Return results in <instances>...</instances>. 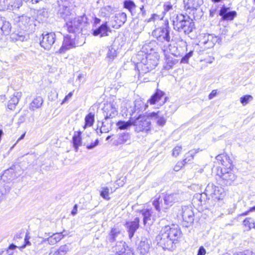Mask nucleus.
Instances as JSON below:
<instances>
[{"label":"nucleus","mask_w":255,"mask_h":255,"mask_svg":"<svg viewBox=\"0 0 255 255\" xmlns=\"http://www.w3.org/2000/svg\"><path fill=\"white\" fill-rule=\"evenodd\" d=\"M184 195L181 191L167 193L162 197L155 196L152 201V205L158 212H166L174 203L181 201L184 199Z\"/></svg>","instance_id":"obj_1"},{"label":"nucleus","mask_w":255,"mask_h":255,"mask_svg":"<svg viewBox=\"0 0 255 255\" xmlns=\"http://www.w3.org/2000/svg\"><path fill=\"white\" fill-rule=\"evenodd\" d=\"M159 58V55L157 52L150 53L136 64L135 68L138 71L140 75L149 72L157 66Z\"/></svg>","instance_id":"obj_2"},{"label":"nucleus","mask_w":255,"mask_h":255,"mask_svg":"<svg viewBox=\"0 0 255 255\" xmlns=\"http://www.w3.org/2000/svg\"><path fill=\"white\" fill-rule=\"evenodd\" d=\"M133 126L135 131H147L150 128V121L149 114L148 116L139 115L137 118L133 117Z\"/></svg>","instance_id":"obj_3"},{"label":"nucleus","mask_w":255,"mask_h":255,"mask_svg":"<svg viewBox=\"0 0 255 255\" xmlns=\"http://www.w3.org/2000/svg\"><path fill=\"white\" fill-rule=\"evenodd\" d=\"M86 17L85 15L75 17L72 16L68 21L66 22L65 27L70 33H75L78 31L81 28L82 23L85 22Z\"/></svg>","instance_id":"obj_4"},{"label":"nucleus","mask_w":255,"mask_h":255,"mask_svg":"<svg viewBox=\"0 0 255 255\" xmlns=\"http://www.w3.org/2000/svg\"><path fill=\"white\" fill-rule=\"evenodd\" d=\"M206 194L214 200H222L225 197L224 189L212 183H209L206 187Z\"/></svg>","instance_id":"obj_5"},{"label":"nucleus","mask_w":255,"mask_h":255,"mask_svg":"<svg viewBox=\"0 0 255 255\" xmlns=\"http://www.w3.org/2000/svg\"><path fill=\"white\" fill-rule=\"evenodd\" d=\"M168 236V235L161 229L156 238L157 244L163 249L169 250L172 247L173 241Z\"/></svg>","instance_id":"obj_6"},{"label":"nucleus","mask_w":255,"mask_h":255,"mask_svg":"<svg viewBox=\"0 0 255 255\" xmlns=\"http://www.w3.org/2000/svg\"><path fill=\"white\" fill-rule=\"evenodd\" d=\"M223 183L227 186L231 185L235 180L236 176L233 172L232 168H223L221 169V174H219Z\"/></svg>","instance_id":"obj_7"},{"label":"nucleus","mask_w":255,"mask_h":255,"mask_svg":"<svg viewBox=\"0 0 255 255\" xmlns=\"http://www.w3.org/2000/svg\"><path fill=\"white\" fill-rule=\"evenodd\" d=\"M56 36L54 33H45L42 34L40 41V46L46 50H49L55 42Z\"/></svg>","instance_id":"obj_8"},{"label":"nucleus","mask_w":255,"mask_h":255,"mask_svg":"<svg viewBox=\"0 0 255 255\" xmlns=\"http://www.w3.org/2000/svg\"><path fill=\"white\" fill-rule=\"evenodd\" d=\"M152 34L158 41L162 42L169 43L170 41L169 30L167 28H158L153 30Z\"/></svg>","instance_id":"obj_9"},{"label":"nucleus","mask_w":255,"mask_h":255,"mask_svg":"<svg viewBox=\"0 0 255 255\" xmlns=\"http://www.w3.org/2000/svg\"><path fill=\"white\" fill-rule=\"evenodd\" d=\"M103 110L106 120L114 118L118 114V107L114 103L105 104Z\"/></svg>","instance_id":"obj_10"},{"label":"nucleus","mask_w":255,"mask_h":255,"mask_svg":"<svg viewBox=\"0 0 255 255\" xmlns=\"http://www.w3.org/2000/svg\"><path fill=\"white\" fill-rule=\"evenodd\" d=\"M218 38L212 34H205L199 41V44L204 46V48H210L214 47L218 41Z\"/></svg>","instance_id":"obj_11"},{"label":"nucleus","mask_w":255,"mask_h":255,"mask_svg":"<svg viewBox=\"0 0 255 255\" xmlns=\"http://www.w3.org/2000/svg\"><path fill=\"white\" fill-rule=\"evenodd\" d=\"M168 235L169 238L172 240L173 243L181 235V231L177 225H172L171 226H165L161 229Z\"/></svg>","instance_id":"obj_12"},{"label":"nucleus","mask_w":255,"mask_h":255,"mask_svg":"<svg viewBox=\"0 0 255 255\" xmlns=\"http://www.w3.org/2000/svg\"><path fill=\"white\" fill-rule=\"evenodd\" d=\"M181 215L186 227H188L193 223L194 215L191 208L187 206L182 207Z\"/></svg>","instance_id":"obj_13"},{"label":"nucleus","mask_w":255,"mask_h":255,"mask_svg":"<svg viewBox=\"0 0 255 255\" xmlns=\"http://www.w3.org/2000/svg\"><path fill=\"white\" fill-rule=\"evenodd\" d=\"M116 255H133L131 250L126 246V243L123 241L118 242L115 247Z\"/></svg>","instance_id":"obj_14"},{"label":"nucleus","mask_w":255,"mask_h":255,"mask_svg":"<svg viewBox=\"0 0 255 255\" xmlns=\"http://www.w3.org/2000/svg\"><path fill=\"white\" fill-rule=\"evenodd\" d=\"M230 9L225 5L223 6L220 10L219 15L222 16L223 20H232L237 15V12L235 11H228Z\"/></svg>","instance_id":"obj_15"},{"label":"nucleus","mask_w":255,"mask_h":255,"mask_svg":"<svg viewBox=\"0 0 255 255\" xmlns=\"http://www.w3.org/2000/svg\"><path fill=\"white\" fill-rule=\"evenodd\" d=\"M139 218L136 217L134 221L131 222H128L126 224V227L128 229L129 233V237L131 239L135 232L139 228Z\"/></svg>","instance_id":"obj_16"},{"label":"nucleus","mask_w":255,"mask_h":255,"mask_svg":"<svg viewBox=\"0 0 255 255\" xmlns=\"http://www.w3.org/2000/svg\"><path fill=\"white\" fill-rule=\"evenodd\" d=\"M139 216L143 218V222L144 225H150L152 223L153 217L152 215L151 210L148 209H143L139 211Z\"/></svg>","instance_id":"obj_17"},{"label":"nucleus","mask_w":255,"mask_h":255,"mask_svg":"<svg viewBox=\"0 0 255 255\" xmlns=\"http://www.w3.org/2000/svg\"><path fill=\"white\" fill-rule=\"evenodd\" d=\"M150 120L155 121L157 125L160 127H163L166 122V118L161 114L160 112L157 113L152 112L149 114Z\"/></svg>","instance_id":"obj_18"},{"label":"nucleus","mask_w":255,"mask_h":255,"mask_svg":"<svg viewBox=\"0 0 255 255\" xmlns=\"http://www.w3.org/2000/svg\"><path fill=\"white\" fill-rule=\"evenodd\" d=\"M0 3L4 8L9 10L18 8L20 5V0H0Z\"/></svg>","instance_id":"obj_19"},{"label":"nucleus","mask_w":255,"mask_h":255,"mask_svg":"<svg viewBox=\"0 0 255 255\" xmlns=\"http://www.w3.org/2000/svg\"><path fill=\"white\" fill-rule=\"evenodd\" d=\"M216 158L219 164L224 166V168H228L233 167L232 161L227 154H219Z\"/></svg>","instance_id":"obj_20"},{"label":"nucleus","mask_w":255,"mask_h":255,"mask_svg":"<svg viewBox=\"0 0 255 255\" xmlns=\"http://www.w3.org/2000/svg\"><path fill=\"white\" fill-rule=\"evenodd\" d=\"M111 32V29L108 26L107 22H106L102 24L99 28L93 31V35L94 36L100 35L101 37L106 36L109 35V32Z\"/></svg>","instance_id":"obj_21"},{"label":"nucleus","mask_w":255,"mask_h":255,"mask_svg":"<svg viewBox=\"0 0 255 255\" xmlns=\"http://www.w3.org/2000/svg\"><path fill=\"white\" fill-rule=\"evenodd\" d=\"M11 29V26L9 21L3 17H0V34L8 35Z\"/></svg>","instance_id":"obj_22"},{"label":"nucleus","mask_w":255,"mask_h":255,"mask_svg":"<svg viewBox=\"0 0 255 255\" xmlns=\"http://www.w3.org/2000/svg\"><path fill=\"white\" fill-rule=\"evenodd\" d=\"M74 46L73 40L69 37H65L64 38L62 45L61 46L58 51H56V53L59 54L64 53L66 50L72 48Z\"/></svg>","instance_id":"obj_23"},{"label":"nucleus","mask_w":255,"mask_h":255,"mask_svg":"<svg viewBox=\"0 0 255 255\" xmlns=\"http://www.w3.org/2000/svg\"><path fill=\"white\" fill-rule=\"evenodd\" d=\"M185 8L186 9H196L203 4V0H184Z\"/></svg>","instance_id":"obj_24"},{"label":"nucleus","mask_w":255,"mask_h":255,"mask_svg":"<svg viewBox=\"0 0 255 255\" xmlns=\"http://www.w3.org/2000/svg\"><path fill=\"white\" fill-rule=\"evenodd\" d=\"M22 93L21 92H15L9 101L7 107L10 110H13L15 109V106L18 104L20 99L22 97Z\"/></svg>","instance_id":"obj_25"},{"label":"nucleus","mask_w":255,"mask_h":255,"mask_svg":"<svg viewBox=\"0 0 255 255\" xmlns=\"http://www.w3.org/2000/svg\"><path fill=\"white\" fill-rule=\"evenodd\" d=\"M186 17L187 16L182 14H177L171 16L170 19L172 22L174 29L176 30L179 28V25Z\"/></svg>","instance_id":"obj_26"},{"label":"nucleus","mask_w":255,"mask_h":255,"mask_svg":"<svg viewBox=\"0 0 255 255\" xmlns=\"http://www.w3.org/2000/svg\"><path fill=\"white\" fill-rule=\"evenodd\" d=\"M127 20V15L124 12H121L116 14L115 17V21L116 24H113L112 27L118 28L121 26Z\"/></svg>","instance_id":"obj_27"},{"label":"nucleus","mask_w":255,"mask_h":255,"mask_svg":"<svg viewBox=\"0 0 255 255\" xmlns=\"http://www.w3.org/2000/svg\"><path fill=\"white\" fill-rule=\"evenodd\" d=\"M58 14L60 17L65 19L67 22L68 19H70L72 16H74L70 11V9L67 6H62L60 7L58 10Z\"/></svg>","instance_id":"obj_28"},{"label":"nucleus","mask_w":255,"mask_h":255,"mask_svg":"<svg viewBox=\"0 0 255 255\" xmlns=\"http://www.w3.org/2000/svg\"><path fill=\"white\" fill-rule=\"evenodd\" d=\"M150 249V243L146 240L144 239L140 241L138 247V251L140 254L142 255H145L147 254Z\"/></svg>","instance_id":"obj_29"},{"label":"nucleus","mask_w":255,"mask_h":255,"mask_svg":"<svg viewBox=\"0 0 255 255\" xmlns=\"http://www.w3.org/2000/svg\"><path fill=\"white\" fill-rule=\"evenodd\" d=\"M63 238L62 233H55L50 235L49 234L47 237V244L50 245H54L59 242Z\"/></svg>","instance_id":"obj_30"},{"label":"nucleus","mask_w":255,"mask_h":255,"mask_svg":"<svg viewBox=\"0 0 255 255\" xmlns=\"http://www.w3.org/2000/svg\"><path fill=\"white\" fill-rule=\"evenodd\" d=\"M164 95V93L163 92L157 90L155 93L147 101V103H149L150 105H154L159 102Z\"/></svg>","instance_id":"obj_31"},{"label":"nucleus","mask_w":255,"mask_h":255,"mask_svg":"<svg viewBox=\"0 0 255 255\" xmlns=\"http://www.w3.org/2000/svg\"><path fill=\"white\" fill-rule=\"evenodd\" d=\"M156 47V43L155 41H151L148 43L145 44L142 48V52H144L145 55L149 54L150 53L156 52L155 48Z\"/></svg>","instance_id":"obj_32"},{"label":"nucleus","mask_w":255,"mask_h":255,"mask_svg":"<svg viewBox=\"0 0 255 255\" xmlns=\"http://www.w3.org/2000/svg\"><path fill=\"white\" fill-rule=\"evenodd\" d=\"M43 102V100L40 96L35 98L30 104L29 109L34 111L35 109L40 108Z\"/></svg>","instance_id":"obj_33"},{"label":"nucleus","mask_w":255,"mask_h":255,"mask_svg":"<svg viewBox=\"0 0 255 255\" xmlns=\"http://www.w3.org/2000/svg\"><path fill=\"white\" fill-rule=\"evenodd\" d=\"M165 63L164 65V69L169 70L177 63V61L173 57L165 55Z\"/></svg>","instance_id":"obj_34"},{"label":"nucleus","mask_w":255,"mask_h":255,"mask_svg":"<svg viewBox=\"0 0 255 255\" xmlns=\"http://www.w3.org/2000/svg\"><path fill=\"white\" fill-rule=\"evenodd\" d=\"M184 23L185 24V25L183 28L182 31L186 34H189L192 32L194 28V24L188 16H187V20H185Z\"/></svg>","instance_id":"obj_35"},{"label":"nucleus","mask_w":255,"mask_h":255,"mask_svg":"<svg viewBox=\"0 0 255 255\" xmlns=\"http://www.w3.org/2000/svg\"><path fill=\"white\" fill-rule=\"evenodd\" d=\"M243 224L247 231L251 230L255 226V220L251 217L246 218L244 220Z\"/></svg>","instance_id":"obj_36"},{"label":"nucleus","mask_w":255,"mask_h":255,"mask_svg":"<svg viewBox=\"0 0 255 255\" xmlns=\"http://www.w3.org/2000/svg\"><path fill=\"white\" fill-rule=\"evenodd\" d=\"M95 121V114L92 113L88 114L85 118V124L84 126V128H86V127H92Z\"/></svg>","instance_id":"obj_37"},{"label":"nucleus","mask_w":255,"mask_h":255,"mask_svg":"<svg viewBox=\"0 0 255 255\" xmlns=\"http://www.w3.org/2000/svg\"><path fill=\"white\" fill-rule=\"evenodd\" d=\"M208 195L206 194V189L205 190V192L201 194H196L193 198L194 202H195L196 201H199L198 204L202 205L203 203L206 201V200L207 199Z\"/></svg>","instance_id":"obj_38"},{"label":"nucleus","mask_w":255,"mask_h":255,"mask_svg":"<svg viewBox=\"0 0 255 255\" xmlns=\"http://www.w3.org/2000/svg\"><path fill=\"white\" fill-rule=\"evenodd\" d=\"M117 56V52L115 48L113 46H110L108 48V51L107 54L106 59L108 61H113Z\"/></svg>","instance_id":"obj_39"},{"label":"nucleus","mask_w":255,"mask_h":255,"mask_svg":"<svg viewBox=\"0 0 255 255\" xmlns=\"http://www.w3.org/2000/svg\"><path fill=\"white\" fill-rule=\"evenodd\" d=\"M133 118H131L128 122L119 121L117 125L120 129H126L130 126L133 125Z\"/></svg>","instance_id":"obj_40"},{"label":"nucleus","mask_w":255,"mask_h":255,"mask_svg":"<svg viewBox=\"0 0 255 255\" xmlns=\"http://www.w3.org/2000/svg\"><path fill=\"white\" fill-rule=\"evenodd\" d=\"M115 190H113L112 188H109L108 187H103L102 188V190L101 191V196L107 200L110 199V197L109 196V194L110 192L111 193H113Z\"/></svg>","instance_id":"obj_41"},{"label":"nucleus","mask_w":255,"mask_h":255,"mask_svg":"<svg viewBox=\"0 0 255 255\" xmlns=\"http://www.w3.org/2000/svg\"><path fill=\"white\" fill-rule=\"evenodd\" d=\"M81 132L79 131L77 135L75 134L73 137V143L76 151H77L78 147L81 144Z\"/></svg>","instance_id":"obj_42"},{"label":"nucleus","mask_w":255,"mask_h":255,"mask_svg":"<svg viewBox=\"0 0 255 255\" xmlns=\"http://www.w3.org/2000/svg\"><path fill=\"white\" fill-rule=\"evenodd\" d=\"M199 149H192L186 154V158L183 160L184 163H187L188 161L193 159L196 153L199 152Z\"/></svg>","instance_id":"obj_43"},{"label":"nucleus","mask_w":255,"mask_h":255,"mask_svg":"<svg viewBox=\"0 0 255 255\" xmlns=\"http://www.w3.org/2000/svg\"><path fill=\"white\" fill-rule=\"evenodd\" d=\"M120 234V231L119 229L117 228H113L110 232V241L111 242H114L116 240V238Z\"/></svg>","instance_id":"obj_44"},{"label":"nucleus","mask_w":255,"mask_h":255,"mask_svg":"<svg viewBox=\"0 0 255 255\" xmlns=\"http://www.w3.org/2000/svg\"><path fill=\"white\" fill-rule=\"evenodd\" d=\"M124 6L125 8L128 9L130 12L134 10L136 7V5L133 1L129 0H125L124 1Z\"/></svg>","instance_id":"obj_45"},{"label":"nucleus","mask_w":255,"mask_h":255,"mask_svg":"<svg viewBox=\"0 0 255 255\" xmlns=\"http://www.w3.org/2000/svg\"><path fill=\"white\" fill-rule=\"evenodd\" d=\"M253 99V97L252 96L247 95L241 97L240 102L243 106H244L247 105L250 102L252 101Z\"/></svg>","instance_id":"obj_46"},{"label":"nucleus","mask_w":255,"mask_h":255,"mask_svg":"<svg viewBox=\"0 0 255 255\" xmlns=\"http://www.w3.org/2000/svg\"><path fill=\"white\" fill-rule=\"evenodd\" d=\"M130 139V135L128 133H124L120 137V141L122 143L128 142Z\"/></svg>","instance_id":"obj_47"},{"label":"nucleus","mask_w":255,"mask_h":255,"mask_svg":"<svg viewBox=\"0 0 255 255\" xmlns=\"http://www.w3.org/2000/svg\"><path fill=\"white\" fill-rule=\"evenodd\" d=\"M164 13L172 11L174 10L173 6L169 2H167L164 4Z\"/></svg>","instance_id":"obj_48"},{"label":"nucleus","mask_w":255,"mask_h":255,"mask_svg":"<svg viewBox=\"0 0 255 255\" xmlns=\"http://www.w3.org/2000/svg\"><path fill=\"white\" fill-rule=\"evenodd\" d=\"M30 21V17L22 15L20 17L19 19V23H22L24 26H26L28 25L29 22Z\"/></svg>","instance_id":"obj_49"},{"label":"nucleus","mask_w":255,"mask_h":255,"mask_svg":"<svg viewBox=\"0 0 255 255\" xmlns=\"http://www.w3.org/2000/svg\"><path fill=\"white\" fill-rule=\"evenodd\" d=\"M192 55L193 51H190L181 59V62L182 63H188L189 59L192 56Z\"/></svg>","instance_id":"obj_50"},{"label":"nucleus","mask_w":255,"mask_h":255,"mask_svg":"<svg viewBox=\"0 0 255 255\" xmlns=\"http://www.w3.org/2000/svg\"><path fill=\"white\" fill-rule=\"evenodd\" d=\"M58 250L60 251L61 253L65 255L69 251V246L67 245H62L60 246Z\"/></svg>","instance_id":"obj_51"},{"label":"nucleus","mask_w":255,"mask_h":255,"mask_svg":"<svg viewBox=\"0 0 255 255\" xmlns=\"http://www.w3.org/2000/svg\"><path fill=\"white\" fill-rule=\"evenodd\" d=\"M182 149V147L181 146H175L172 151V155L174 156H178L180 152H181Z\"/></svg>","instance_id":"obj_52"},{"label":"nucleus","mask_w":255,"mask_h":255,"mask_svg":"<svg viewBox=\"0 0 255 255\" xmlns=\"http://www.w3.org/2000/svg\"><path fill=\"white\" fill-rule=\"evenodd\" d=\"M13 38H15L16 40H19L21 41H23L25 39V36L23 35L22 34L20 33L15 34H14Z\"/></svg>","instance_id":"obj_53"},{"label":"nucleus","mask_w":255,"mask_h":255,"mask_svg":"<svg viewBox=\"0 0 255 255\" xmlns=\"http://www.w3.org/2000/svg\"><path fill=\"white\" fill-rule=\"evenodd\" d=\"M184 164L185 163L183 162V161L182 162H177L176 165L174 167V170H175V171H179L182 167V166L184 165Z\"/></svg>","instance_id":"obj_54"},{"label":"nucleus","mask_w":255,"mask_h":255,"mask_svg":"<svg viewBox=\"0 0 255 255\" xmlns=\"http://www.w3.org/2000/svg\"><path fill=\"white\" fill-rule=\"evenodd\" d=\"M162 19V17H160V16L156 14H153L152 15V16L149 18L148 20H147V22H150L151 21H154L155 20L157 19Z\"/></svg>","instance_id":"obj_55"},{"label":"nucleus","mask_w":255,"mask_h":255,"mask_svg":"<svg viewBox=\"0 0 255 255\" xmlns=\"http://www.w3.org/2000/svg\"><path fill=\"white\" fill-rule=\"evenodd\" d=\"M73 96V92L69 93L66 97L64 98L63 100L62 101L61 103V105L64 104V103L67 102Z\"/></svg>","instance_id":"obj_56"},{"label":"nucleus","mask_w":255,"mask_h":255,"mask_svg":"<svg viewBox=\"0 0 255 255\" xmlns=\"http://www.w3.org/2000/svg\"><path fill=\"white\" fill-rule=\"evenodd\" d=\"M126 182V177H122L117 181L118 186H123Z\"/></svg>","instance_id":"obj_57"},{"label":"nucleus","mask_w":255,"mask_h":255,"mask_svg":"<svg viewBox=\"0 0 255 255\" xmlns=\"http://www.w3.org/2000/svg\"><path fill=\"white\" fill-rule=\"evenodd\" d=\"M49 234H50V233H45V234H44V237H39L40 238L42 239V241L41 242H40V244H45L46 243H47V237H48V236L49 235Z\"/></svg>","instance_id":"obj_58"},{"label":"nucleus","mask_w":255,"mask_h":255,"mask_svg":"<svg viewBox=\"0 0 255 255\" xmlns=\"http://www.w3.org/2000/svg\"><path fill=\"white\" fill-rule=\"evenodd\" d=\"M99 143V140L98 139H97L95 142L93 143H91V144L90 145H87V148L89 149H93L95 147H96Z\"/></svg>","instance_id":"obj_59"},{"label":"nucleus","mask_w":255,"mask_h":255,"mask_svg":"<svg viewBox=\"0 0 255 255\" xmlns=\"http://www.w3.org/2000/svg\"><path fill=\"white\" fill-rule=\"evenodd\" d=\"M206 253V250L203 247L201 246L198 250L197 255H205Z\"/></svg>","instance_id":"obj_60"},{"label":"nucleus","mask_w":255,"mask_h":255,"mask_svg":"<svg viewBox=\"0 0 255 255\" xmlns=\"http://www.w3.org/2000/svg\"><path fill=\"white\" fill-rule=\"evenodd\" d=\"M187 20V17L183 20L182 23L179 25V28H177L176 30L178 31L179 32H182L183 30V28L184 27L185 24L184 23L185 22V20Z\"/></svg>","instance_id":"obj_61"},{"label":"nucleus","mask_w":255,"mask_h":255,"mask_svg":"<svg viewBox=\"0 0 255 255\" xmlns=\"http://www.w3.org/2000/svg\"><path fill=\"white\" fill-rule=\"evenodd\" d=\"M29 237H28V236L26 235L24 239L25 244L21 247L22 248H24L26 245H30V243L29 241Z\"/></svg>","instance_id":"obj_62"},{"label":"nucleus","mask_w":255,"mask_h":255,"mask_svg":"<svg viewBox=\"0 0 255 255\" xmlns=\"http://www.w3.org/2000/svg\"><path fill=\"white\" fill-rule=\"evenodd\" d=\"M217 95V90H214L209 95V99L210 100L212 99Z\"/></svg>","instance_id":"obj_63"},{"label":"nucleus","mask_w":255,"mask_h":255,"mask_svg":"<svg viewBox=\"0 0 255 255\" xmlns=\"http://www.w3.org/2000/svg\"><path fill=\"white\" fill-rule=\"evenodd\" d=\"M237 255H255V254L252 252H247L246 253L240 252L238 253Z\"/></svg>","instance_id":"obj_64"}]
</instances>
